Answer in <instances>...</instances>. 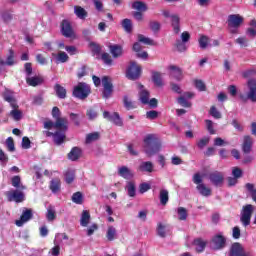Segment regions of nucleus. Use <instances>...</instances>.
<instances>
[{
  "label": "nucleus",
  "instance_id": "nucleus-1",
  "mask_svg": "<svg viewBox=\"0 0 256 256\" xmlns=\"http://www.w3.org/2000/svg\"><path fill=\"white\" fill-rule=\"evenodd\" d=\"M144 151L148 157H153L161 151V140L155 134H148L144 138Z\"/></svg>",
  "mask_w": 256,
  "mask_h": 256
},
{
  "label": "nucleus",
  "instance_id": "nucleus-2",
  "mask_svg": "<svg viewBox=\"0 0 256 256\" xmlns=\"http://www.w3.org/2000/svg\"><path fill=\"white\" fill-rule=\"evenodd\" d=\"M73 97L84 101L89 95H91V86L85 82H79L73 89Z\"/></svg>",
  "mask_w": 256,
  "mask_h": 256
},
{
  "label": "nucleus",
  "instance_id": "nucleus-3",
  "mask_svg": "<svg viewBox=\"0 0 256 256\" xmlns=\"http://www.w3.org/2000/svg\"><path fill=\"white\" fill-rule=\"evenodd\" d=\"M53 128L58 131H67V129H69V120H67V118H58L55 122L51 120L44 122V129L49 131Z\"/></svg>",
  "mask_w": 256,
  "mask_h": 256
},
{
  "label": "nucleus",
  "instance_id": "nucleus-4",
  "mask_svg": "<svg viewBox=\"0 0 256 256\" xmlns=\"http://www.w3.org/2000/svg\"><path fill=\"white\" fill-rule=\"evenodd\" d=\"M192 181L193 183H195V185H197L196 189L200 193V195H202V197H210V195H212L211 188L207 187V185L203 183V178L201 177V174H194Z\"/></svg>",
  "mask_w": 256,
  "mask_h": 256
},
{
  "label": "nucleus",
  "instance_id": "nucleus-5",
  "mask_svg": "<svg viewBox=\"0 0 256 256\" xmlns=\"http://www.w3.org/2000/svg\"><path fill=\"white\" fill-rule=\"evenodd\" d=\"M248 92L246 95L241 94L240 99L242 101H251L256 103V78H250L247 81Z\"/></svg>",
  "mask_w": 256,
  "mask_h": 256
},
{
  "label": "nucleus",
  "instance_id": "nucleus-6",
  "mask_svg": "<svg viewBox=\"0 0 256 256\" xmlns=\"http://www.w3.org/2000/svg\"><path fill=\"white\" fill-rule=\"evenodd\" d=\"M253 211L255 208L251 204L244 205L240 213V222L243 227H249L251 225V217H253Z\"/></svg>",
  "mask_w": 256,
  "mask_h": 256
},
{
  "label": "nucleus",
  "instance_id": "nucleus-7",
  "mask_svg": "<svg viewBox=\"0 0 256 256\" xmlns=\"http://www.w3.org/2000/svg\"><path fill=\"white\" fill-rule=\"evenodd\" d=\"M60 31L63 37H66V39H75V30L73 29V25L71 24V21L67 19H63L60 23Z\"/></svg>",
  "mask_w": 256,
  "mask_h": 256
},
{
  "label": "nucleus",
  "instance_id": "nucleus-8",
  "mask_svg": "<svg viewBox=\"0 0 256 256\" xmlns=\"http://www.w3.org/2000/svg\"><path fill=\"white\" fill-rule=\"evenodd\" d=\"M208 179L214 187H223V184L225 183V174L221 171H212L208 173Z\"/></svg>",
  "mask_w": 256,
  "mask_h": 256
},
{
  "label": "nucleus",
  "instance_id": "nucleus-9",
  "mask_svg": "<svg viewBox=\"0 0 256 256\" xmlns=\"http://www.w3.org/2000/svg\"><path fill=\"white\" fill-rule=\"evenodd\" d=\"M211 245L214 251H221L227 247V238L223 234H216L211 239Z\"/></svg>",
  "mask_w": 256,
  "mask_h": 256
},
{
  "label": "nucleus",
  "instance_id": "nucleus-10",
  "mask_svg": "<svg viewBox=\"0 0 256 256\" xmlns=\"http://www.w3.org/2000/svg\"><path fill=\"white\" fill-rule=\"evenodd\" d=\"M126 77L130 79V81H137V79L141 77V66L137 65L136 62H131L126 71Z\"/></svg>",
  "mask_w": 256,
  "mask_h": 256
},
{
  "label": "nucleus",
  "instance_id": "nucleus-11",
  "mask_svg": "<svg viewBox=\"0 0 256 256\" xmlns=\"http://www.w3.org/2000/svg\"><path fill=\"white\" fill-rule=\"evenodd\" d=\"M102 97L103 99H109L113 95V82H111V77L104 76L102 77Z\"/></svg>",
  "mask_w": 256,
  "mask_h": 256
},
{
  "label": "nucleus",
  "instance_id": "nucleus-12",
  "mask_svg": "<svg viewBox=\"0 0 256 256\" xmlns=\"http://www.w3.org/2000/svg\"><path fill=\"white\" fill-rule=\"evenodd\" d=\"M245 19L239 14H230L227 19V25L230 29H239Z\"/></svg>",
  "mask_w": 256,
  "mask_h": 256
},
{
  "label": "nucleus",
  "instance_id": "nucleus-13",
  "mask_svg": "<svg viewBox=\"0 0 256 256\" xmlns=\"http://www.w3.org/2000/svg\"><path fill=\"white\" fill-rule=\"evenodd\" d=\"M31 219H33V210L24 208L20 219L15 221V225H17V227H23V225H25L27 221H31Z\"/></svg>",
  "mask_w": 256,
  "mask_h": 256
},
{
  "label": "nucleus",
  "instance_id": "nucleus-14",
  "mask_svg": "<svg viewBox=\"0 0 256 256\" xmlns=\"http://www.w3.org/2000/svg\"><path fill=\"white\" fill-rule=\"evenodd\" d=\"M6 197L10 202L15 201V203H23L25 201V193L19 190L6 192Z\"/></svg>",
  "mask_w": 256,
  "mask_h": 256
},
{
  "label": "nucleus",
  "instance_id": "nucleus-15",
  "mask_svg": "<svg viewBox=\"0 0 256 256\" xmlns=\"http://www.w3.org/2000/svg\"><path fill=\"white\" fill-rule=\"evenodd\" d=\"M104 119H107L110 121V123H114V125H117L118 127H123V120H121V116H119V113L114 112L113 114L109 113V111L103 112Z\"/></svg>",
  "mask_w": 256,
  "mask_h": 256
},
{
  "label": "nucleus",
  "instance_id": "nucleus-16",
  "mask_svg": "<svg viewBox=\"0 0 256 256\" xmlns=\"http://www.w3.org/2000/svg\"><path fill=\"white\" fill-rule=\"evenodd\" d=\"M247 253L245 252V249L243 248V245L239 242H234L229 251V256H245Z\"/></svg>",
  "mask_w": 256,
  "mask_h": 256
},
{
  "label": "nucleus",
  "instance_id": "nucleus-17",
  "mask_svg": "<svg viewBox=\"0 0 256 256\" xmlns=\"http://www.w3.org/2000/svg\"><path fill=\"white\" fill-rule=\"evenodd\" d=\"M3 99L4 101H7V103H10L12 109H19V105H17V100H15V96H13V91L5 89L3 93Z\"/></svg>",
  "mask_w": 256,
  "mask_h": 256
},
{
  "label": "nucleus",
  "instance_id": "nucleus-18",
  "mask_svg": "<svg viewBox=\"0 0 256 256\" xmlns=\"http://www.w3.org/2000/svg\"><path fill=\"white\" fill-rule=\"evenodd\" d=\"M65 133H67V130H57L56 132H54V145L59 146L65 143V139H67V135Z\"/></svg>",
  "mask_w": 256,
  "mask_h": 256
},
{
  "label": "nucleus",
  "instance_id": "nucleus-19",
  "mask_svg": "<svg viewBox=\"0 0 256 256\" xmlns=\"http://www.w3.org/2000/svg\"><path fill=\"white\" fill-rule=\"evenodd\" d=\"M0 65L3 67L7 65L8 67H13L15 65V51L13 49L8 50V54L6 56V61L0 59Z\"/></svg>",
  "mask_w": 256,
  "mask_h": 256
},
{
  "label": "nucleus",
  "instance_id": "nucleus-20",
  "mask_svg": "<svg viewBox=\"0 0 256 256\" xmlns=\"http://www.w3.org/2000/svg\"><path fill=\"white\" fill-rule=\"evenodd\" d=\"M253 149V138L251 136H244V140L242 143V151L245 155H249Z\"/></svg>",
  "mask_w": 256,
  "mask_h": 256
},
{
  "label": "nucleus",
  "instance_id": "nucleus-21",
  "mask_svg": "<svg viewBox=\"0 0 256 256\" xmlns=\"http://www.w3.org/2000/svg\"><path fill=\"white\" fill-rule=\"evenodd\" d=\"M170 77L175 79L176 81H182L183 80V70L175 65H170Z\"/></svg>",
  "mask_w": 256,
  "mask_h": 256
},
{
  "label": "nucleus",
  "instance_id": "nucleus-22",
  "mask_svg": "<svg viewBox=\"0 0 256 256\" xmlns=\"http://www.w3.org/2000/svg\"><path fill=\"white\" fill-rule=\"evenodd\" d=\"M109 50L114 59H119V57L123 56V46L119 44L110 45Z\"/></svg>",
  "mask_w": 256,
  "mask_h": 256
},
{
  "label": "nucleus",
  "instance_id": "nucleus-23",
  "mask_svg": "<svg viewBox=\"0 0 256 256\" xmlns=\"http://www.w3.org/2000/svg\"><path fill=\"white\" fill-rule=\"evenodd\" d=\"M44 82H45V79H43V77L41 76H33V77L26 78V83L30 87H37L39 85H43Z\"/></svg>",
  "mask_w": 256,
  "mask_h": 256
},
{
  "label": "nucleus",
  "instance_id": "nucleus-24",
  "mask_svg": "<svg viewBox=\"0 0 256 256\" xmlns=\"http://www.w3.org/2000/svg\"><path fill=\"white\" fill-rule=\"evenodd\" d=\"M83 151L79 147H73L68 153L67 157L70 161H79L81 159Z\"/></svg>",
  "mask_w": 256,
  "mask_h": 256
},
{
  "label": "nucleus",
  "instance_id": "nucleus-25",
  "mask_svg": "<svg viewBox=\"0 0 256 256\" xmlns=\"http://www.w3.org/2000/svg\"><path fill=\"white\" fill-rule=\"evenodd\" d=\"M171 23H172V27H173V31L176 35H179L180 31H181V19L179 18L178 15H171Z\"/></svg>",
  "mask_w": 256,
  "mask_h": 256
},
{
  "label": "nucleus",
  "instance_id": "nucleus-26",
  "mask_svg": "<svg viewBox=\"0 0 256 256\" xmlns=\"http://www.w3.org/2000/svg\"><path fill=\"white\" fill-rule=\"evenodd\" d=\"M193 245H195L197 253H203L205 251V247H207V242L202 238H196L193 241Z\"/></svg>",
  "mask_w": 256,
  "mask_h": 256
},
{
  "label": "nucleus",
  "instance_id": "nucleus-27",
  "mask_svg": "<svg viewBox=\"0 0 256 256\" xmlns=\"http://www.w3.org/2000/svg\"><path fill=\"white\" fill-rule=\"evenodd\" d=\"M118 175H120V177H123V179H133L134 177L133 172L126 166H122L121 168H119Z\"/></svg>",
  "mask_w": 256,
  "mask_h": 256
},
{
  "label": "nucleus",
  "instance_id": "nucleus-28",
  "mask_svg": "<svg viewBox=\"0 0 256 256\" xmlns=\"http://www.w3.org/2000/svg\"><path fill=\"white\" fill-rule=\"evenodd\" d=\"M49 189L52 193H59L61 191V180L59 178L52 179L50 181Z\"/></svg>",
  "mask_w": 256,
  "mask_h": 256
},
{
  "label": "nucleus",
  "instance_id": "nucleus-29",
  "mask_svg": "<svg viewBox=\"0 0 256 256\" xmlns=\"http://www.w3.org/2000/svg\"><path fill=\"white\" fill-rule=\"evenodd\" d=\"M132 9H136V11L140 13H145L149 10V7H147V4L143 1H135L132 4Z\"/></svg>",
  "mask_w": 256,
  "mask_h": 256
},
{
  "label": "nucleus",
  "instance_id": "nucleus-30",
  "mask_svg": "<svg viewBox=\"0 0 256 256\" xmlns=\"http://www.w3.org/2000/svg\"><path fill=\"white\" fill-rule=\"evenodd\" d=\"M54 91L59 99H65L67 97V90L60 84H55Z\"/></svg>",
  "mask_w": 256,
  "mask_h": 256
},
{
  "label": "nucleus",
  "instance_id": "nucleus-31",
  "mask_svg": "<svg viewBox=\"0 0 256 256\" xmlns=\"http://www.w3.org/2000/svg\"><path fill=\"white\" fill-rule=\"evenodd\" d=\"M74 13L78 19H87V10L81 6H74Z\"/></svg>",
  "mask_w": 256,
  "mask_h": 256
},
{
  "label": "nucleus",
  "instance_id": "nucleus-32",
  "mask_svg": "<svg viewBox=\"0 0 256 256\" xmlns=\"http://www.w3.org/2000/svg\"><path fill=\"white\" fill-rule=\"evenodd\" d=\"M89 221H91V214L87 210H83L81 218H80V224L82 227H87L89 225Z\"/></svg>",
  "mask_w": 256,
  "mask_h": 256
},
{
  "label": "nucleus",
  "instance_id": "nucleus-33",
  "mask_svg": "<svg viewBox=\"0 0 256 256\" xmlns=\"http://www.w3.org/2000/svg\"><path fill=\"white\" fill-rule=\"evenodd\" d=\"M139 171H142L145 173H153V162L151 161L142 162L139 166Z\"/></svg>",
  "mask_w": 256,
  "mask_h": 256
},
{
  "label": "nucleus",
  "instance_id": "nucleus-34",
  "mask_svg": "<svg viewBox=\"0 0 256 256\" xmlns=\"http://www.w3.org/2000/svg\"><path fill=\"white\" fill-rule=\"evenodd\" d=\"M121 25L126 33H133V22L131 19H123Z\"/></svg>",
  "mask_w": 256,
  "mask_h": 256
},
{
  "label": "nucleus",
  "instance_id": "nucleus-35",
  "mask_svg": "<svg viewBox=\"0 0 256 256\" xmlns=\"http://www.w3.org/2000/svg\"><path fill=\"white\" fill-rule=\"evenodd\" d=\"M89 47L91 49L92 55H101V51H103V46L99 45L96 42H90Z\"/></svg>",
  "mask_w": 256,
  "mask_h": 256
},
{
  "label": "nucleus",
  "instance_id": "nucleus-36",
  "mask_svg": "<svg viewBox=\"0 0 256 256\" xmlns=\"http://www.w3.org/2000/svg\"><path fill=\"white\" fill-rule=\"evenodd\" d=\"M106 238L108 241H115V239H117V229L113 226H109L106 232Z\"/></svg>",
  "mask_w": 256,
  "mask_h": 256
},
{
  "label": "nucleus",
  "instance_id": "nucleus-37",
  "mask_svg": "<svg viewBox=\"0 0 256 256\" xmlns=\"http://www.w3.org/2000/svg\"><path fill=\"white\" fill-rule=\"evenodd\" d=\"M52 55L53 57H56V63H67V61H69V55L63 51H60L57 55Z\"/></svg>",
  "mask_w": 256,
  "mask_h": 256
},
{
  "label": "nucleus",
  "instance_id": "nucleus-38",
  "mask_svg": "<svg viewBox=\"0 0 256 256\" xmlns=\"http://www.w3.org/2000/svg\"><path fill=\"white\" fill-rule=\"evenodd\" d=\"M152 81L156 87H163V78H161V73L153 72L152 73Z\"/></svg>",
  "mask_w": 256,
  "mask_h": 256
},
{
  "label": "nucleus",
  "instance_id": "nucleus-39",
  "mask_svg": "<svg viewBox=\"0 0 256 256\" xmlns=\"http://www.w3.org/2000/svg\"><path fill=\"white\" fill-rule=\"evenodd\" d=\"M99 112L97 110V107H90L86 111V116L88 117L89 121H95V118L98 117Z\"/></svg>",
  "mask_w": 256,
  "mask_h": 256
},
{
  "label": "nucleus",
  "instance_id": "nucleus-40",
  "mask_svg": "<svg viewBox=\"0 0 256 256\" xmlns=\"http://www.w3.org/2000/svg\"><path fill=\"white\" fill-rule=\"evenodd\" d=\"M159 199L161 205H167V203H169V191L165 189L160 190Z\"/></svg>",
  "mask_w": 256,
  "mask_h": 256
},
{
  "label": "nucleus",
  "instance_id": "nucleus-41",
  "mask_svg": "<svg viewBox=\"0 0 256 256\" xmlns=\"http://www.w3.org/2000/svg\"><path fill=\"white\" fill-rule=\"evenodd\" d=\"M47 221H55L57 219V214L55 212V208L53 206H48L47 213H46Z\"/></svg>",
  "mask_w": 256,
  "mask_h": 256
},
{
  "label": "nucleus",
  "instance_id": "nucleus-42",
  "mask_svg": "<svg viewBox=\"0 0 256 256\" xmlns=\"http://www.w3.org/2000/svg\"><path fill=\"white\" fill-rule=\"evenodd\" d=\"M245 188L247 189L248 192H250L252 201L256 203V189H255V184L253 183H246Z\"/></svg>",
  "mask_w": 256,
  "mask_h": 256
},
{
  "label": "nucleus",
  "instance_id": "nucleus-43",
  "mask_svg": "<svg viewBox=\"0 0 256 256\" xmlns=\"http://www.w3.org/2000/svg\"><path fill=\"white\" fill-rule=\"evenodd\" d=\"M149 97H150V94H149V91L147 90H142L139 93V98L143 105H149Z\"/></svg>",
  "mask_w": 256,
  "mask_h": 256
},
{
  "label": "nucleus",
  "instance_id": "nucleus-44",
  "mask_svg": "<svg viewBox=\"0 0 256 256\" xmlns=\"http://www.w3.org/2000/svg\"><path fill=\"white\" fill-rule=\"evenodd\" d=\"M101 137V134L99 132H93L86 135V143H93V141H99V138Z\"/></svg>",
  "mask_w": 256,
  "mask_h": 256
},
{
  "label": "nucleus",
  "instance_id": "nucleus-45",
  "mask_svg": "<svg viewBox=\"0 0 256 256\" xmlns=\"http://www.w3.org/2000/svg\"><path fill=\"white\" fill-rule=\"evenodd\" d=\"M72 202L76 205H83V193L81 192H75L72 195Z\"/></svg>",
  "mask_w": 256,
  "mask_h": 256
},
{
  "label": "nucleus",
  "instance_id": "nucleus-46",
  "mask_svg": "<svg viewBox=\"0 0 256 256\" xmlns=\"http://www.w3.org/2000/svg\"><path fill=\"white\" fill-rule=\"evenodd\" d=\"M177 213H178L179 221H187L188 214H187V209L186 208L179 207L178 210H177Z\"/></svg>",
  "mask_w": 256,
  "mask_h": 256
},
{
  "label": "nucleus",
  "instance_id": "nucleus-47",
  "mask_svg": "<svg viewBox=\"0 0 256 256\" xmlns=\"http://www.w3.org/2000/svg\"><path fill=\"white\" fill-rule=\"evenodd\" d=\"M198 43L200 48L207 49V47L209 46V37L205 35L200 36V38L198 39Z\"/></svg>",
  "mask_w": 256,
  "mask_h": 256
},
{
  "label": "nucleus",
  "instance_id": "nucleus-48",
  "mask_svg": "<svg viewBox=\"0 0 256 256\" xmlns=\"http://www.w3.org/2000/svg\"><path fill=\"white\" fill-rule=\"evenodd\" d=\"M149 27L153 33H159V31H161V23H159L158 21H150Z\"/></svg>",
  "mask_w": 256,
  "mask_h": 256
},
{
  "label": "nucleus",
  "instance_id": "nucleus-49",
  "mask_svg": "<svg viewBox=\"0 0 256 256\" xmlns=\"http://www.w3.org/2000/svg\"><path fill=\"white\" fill-rule=\"evenodd\" d=\"M12 187L16 189H25V186H21V176H14L11 179Z\"/></svg>",
  "mask_w": 256,
  "mask_h": 256
},
{
  "label": "nucleus",
  "instance_id": "nucleus-50",
  "mask_svg": "<svg viewBox=\"0 0 256 256\" xmlns=\"http://www.w3.org/2000/svg\"><path fill=\"white\" fill-rule=\"evenodd\" d=\"M11 117L14 119V121H21V118L23 117V112L21 110L14 108L10 112Z\"/></svg>",
  "mask_w": 256,
  "mask_h": 256
},
{
  "label": "nucleus",
  "instance_id": "nucleus-51",
  "mask_svg": "<svg viewBox=\"0 0 256 256\" xmlns=\"http://www.w3.org/2000/svg\"><path fill=\"white\" fill-rule=\"evenodd\" d=\"M123 103H124V107H125V109H127V111H131V109L137 108V106H135V104L129 100V96H124Z\"/></svg>",
  "mask_w": 256,
  "mask_h": 256
},
{
  "label": "nucleus",
  "instance_id": "nucleus-52",
  "mask_svg": "<svg viewBox=\"0 0 256 256\" xmlns=\"http://www.w3.org/2000/svg\"><path fill=\"white\" fill-rule=\"evenodd\" d=\"M65 181L68 185H71L75 181V171L70 170L65 173Z\"/></svg>",
  "mask_w": 256,
  "mask_h": 256
},
{
  "label": "nucleus",
  "instance_id": "nucleus-53",
  "mask_svg": "<svg viewBox=\"0 0 256 256\" xmlns=\"http://www.w3.org/2000/svg\"><path fill=\"white\" fill-rule=\"evenodd\" d=\"M6 147L7 150L10 151V153H13L15 151V140H13V137H8L6 139Z\"/></svg>",
  "mask_w": 256,
  "mask_h": 256
},
{
  "label": "nucleus",
  "instance_id": "nucleus-54",
  "mask_svg": "<svg viewBox=\"0 0 256 256\" xmlns=\"http://www.w3.org/2000/svg\"><path fill=\"white\" fill-rule=\"evenodd\" d=\"M69 117L76 127H79V125H81V117L79 116V114L71 112L69 114Z\"/></svg>",
  "mask_w": 256,
  "mask_h": 256
},
{
  "label": "nucleus",
  "instance_id": "nucleus-55",
  "mask_svg": "<svg viewBox=\"0 0 256 256\" xmlns=\"http://www.w3.org/2000/svg\"><path fill=\"white\" fill-rule=\"evenodd\" d=\"M127 191H128L129 197H135L136 195L135 182H128Z\"/></svg>",
  "mask_w": 256,
  "mask_h": 256
},
{
  "label": "nucleus",
  "instance_id": "nucleus-56",
  "mask_svg": "<svg viewBox=\"0 0 256 256\" xmlns=\"http://www.w3.org/2000/svg\"><path fill=\"white\" fill-rule=\"evenodd\" d=\"M209 115H211V117H213L214 119H221L222 117L221 112H219V110H217V107L215 106H211L209 110Z\"/></svg>",
  "mask_w": 256,
  "mask_h": 256
},
{
  "label": "nucleus",
  "instance_id": "nucleus-57",
  "mask_svg": "<svg viewBox=\"0 0 256 256\" xmlns=\"http://www.w3.org/2000/svg\"><path fill=\"white\" fill-rule=\"evenodd\" d=\"M101 59L105 65H113V58H111V55L109 53L104 52L101 55Z\"/></svg>",
  "mask_w": 256,
  "mask_h": 256
},
{
  "label": "nucleus",
  "instance_id": "nucleus-58",
  "mask_svg": "<svg viewBox=\"0 0 256 256\" xmlns=\"http://www.w3.org/2000/svg\"><path fill=\"white\" fill-rule=\"evenodd\" d=\"M1 17H2V20L4 21V23H10V21L13 20V15H11V13H9V11H2Z\"/></svg>",
  "mask_w": 256,
  "mask_h": 256
},
{
  "label": "nucleus",
  "instance_id": "nucleus-59",
  "mask_svg": "<svg viewBox=\"0 0 256 256\" xmlns=\"http://www.w3.org/2000/svg\"><path fill=\"white\" fill-rule=\"evenodd\" d=\"M157 117H159V112L157 110H150L146 112V119L153 121L157 119Z\"/></svg>",
  "mask_w": 256,
  "mask_h": 256
},
{
  "label": "nucleus",
  "instance_id": "nucleus-60",
  "mask_svg": "<svg viewBox=\"0 0 256 256\" xmlns=\"http://www.w3.org/2000/svg\"><path fill=\"white\" fill-rule=\"evenodd\" d=\"M138 41L140 43H144V45H153V40H151L150 38L145 37L142 34L138 35Z\"/></svg>",
  "mask_w": 256,
  "mask_h": 256
},
{
  "label": "nucleus",
  "instance_id": "nucleus-61",
  "mask_svg": "<svg viewBox=\"0 0 256 256\" xmlns=\"http://www.w3.org/2000/svg\"><path fill=\"white\" fill-rule=\"evenodd\" d=\"M151 189V184L149 183H141L139 185V193H141V195H143V193H147V191H149Z\"/></svg>",
  "mask_w": 256,
  "mask_h": 256
},
{
  "label": "nucleus",
  "instance_id": "nucleus-62",
  "mask_svg": "<svg viewBox=\"0 0 256 256\" xmlns=\"http://www.w3.org/2000/svg\"><path fill=\"white\" fill-rule=\"evenodd\" d=\"M195 87L198 91H207V86L203 80H195Z\"/></svg>",
  "mask_w": 256,
  "mask_h": 256
},
{
  "label": "nucleus",
  "instance_id": "nucleus-63",
  "mask_svg": "<svg viewBox=\"0 0 256 256\" xmlns=\"http://www.w3.org/2000/svg\"><path fill=\"white\" fill-rule=\"evenodd\" d=\"M165 228H166L165 225H163L162 223H158L157 233H158L159 237H162V238L166 237Z\"/></svg>",
  "mask_w": 256,
  "mask_h": 256
},
{
  "label": "nucleus",
  "instance_id": "nucleus-64",
  "mask_svg": "<svg viewBox=\"0 0 256 256\" xmlns=\"http://www.w3.org/2000/svg\"><path fill=\"white\" fill-rule=\"evenodd\" d=\"M178 103L181 105V107L189 108L191 107V102L187 101V99L184 96H180L178 98Z\"/></svg>",
  "mask_w": 256,
  "mask_h": 256
}]
</instances>
